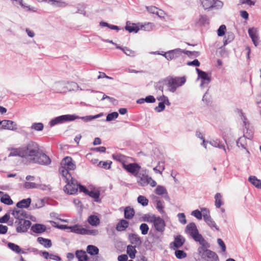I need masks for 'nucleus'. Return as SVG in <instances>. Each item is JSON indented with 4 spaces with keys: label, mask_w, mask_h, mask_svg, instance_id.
I'll list each match as a JSON object with an SVG mask.
<instances>
[{
    "label": "nucleus",
    "mask_w": 261,
    "mask_h": 261,
    "mask_svg": "<svg viewBox=\"0 0 261 261\" xmlns=\"http://www.w3.org/2000/svg\"><path fill=\"white\" fill-rule=\"evenodd\" d=\"M200 246L198 248V253L201 257L206 261H219L217 254L208 249L210 244L205 241L200 244Z\"/></svg>",
    "instance_id": "1"
},
{
    "label": "nucleus",
    "mask_w": 261,
    "mask_h": 261,
    "mask_svg": "<svg viewBox=\"0 0 261 261\" xmlns=\"http://www.w3.org/2000/svg\"><path fill=\"white\" fill-rule=\"evenodd\" d=\"M24 151V158L30 162H32V159L35 158L39 154L40 150L38 144L34 141H30L22 146Z\"/></svg>",
    "instance_id": "2"
},
{
    "label": "nucleus",
    "mask_w": 261,
    "mask_h": 261,
    "mask_svg": "<svg viewBox=\"0 0 261 261\" xmlns=\"http://www.w3.org/2000/svg\"><path fill=\"white\" fill-rule=\"evenodd\" d=\"M76 166L72 159L71 157L66 156L62 161L59 172L62 177H65L66 179H69L71 176L70 171L74 170Z\"/></svg>",
    "instance_id": "3"
},
{
    "label": "nucleus",
    "mask_w": 261,
    "mask_h": 261,
    "mask_svg": "<svg viewBox=\"0 0 261 261\" xmlns=\"http://www.w3.org/2000/svg\"><path fill=\"white\" fill-rule=\"evenodd\" d=\"M186 81V80L184 76H168L164 79L165 85L167 86L168 90L172 93L175 92L178 87L183 85L185 83Z\"/></svg>",
    "instance_id": "4"
},
{
    "label": "nucleus",
    "mask_w": 261,
    "mask_h": 261,
    "mask_svg": "<svg viewBox=\"0 0 261 261\" xmlns=\"http://www.w3.org/2000/svg\"><path fill=\"white\" fill-rule=\"evenodd\" d=\"M63 180L66 183L64 188V191L68 194L72 195L75 194L79 189V184L77 181L73 179L72 176L66 179L65 177H62Z\"/></svg>",
    "instance_id": "5"
},
{
    "label": "nucleus",
    "mask_w": 261,
    "mask_h": 261,
    "mask_svg": "<svg viewBox=\"0 0 261 261\" xmlns=\"http://www.w3.org/2000/svg\"><path fill=\"white\" fill-rule=\"evenodd\" d=\"M185 232L189 234L196 242H198L199 244L205 241L202 235L199 233L194 223H190L188 224L186 227Z\"/></svg>",
    "instance_id": "6"
},
{
    "label": "nucleus",
    "mask_w": 261,
    "mask_h": 261,
    "mask_svg": "<svg viewBox=\"0 0 261 261\" xmlns=\"http://www.w3.org/2000/svg\"><path fill=\"white\" fill-rule=\"evenodd\" d=\"M76 119H79V116L75 114H66L61 115L51 119L49 122V125L51 126H53L56 125L62 124L66 122L72 121L75 120Z\"/></svg>",
    "instance_id": "7"
},
{
    "label": "nucleus",
    "mask_w": 261,
    "mask_h": 261,
    "mask_svg": "<svg viewBox=\"0 0 261 261\" xmlns=\"http://www.w3.org/2000/svg\"><path fill=\"white\" fill-rule=\"evenodd\" d=\"M201 4L205 10H210L213 8L218 9L223 6V3L219 0H201Z\"/></svg>",
    "instance_id": "8"
},
{
    "label": "nucleus",
    "mask_w": 261,
    "mask_h": 261,
    "mask_svg": "<svg viewBox=\"0 0 261 261\" xmlns=\"http://www.w3.org/2000/svg\"><path fill=\"white\" fill-rule=\"evenodd\" d=\"M32 163H37L42 165H48L51 163V160L42 150H40L39 154L35 158L32 159Z\"/></svg>",
    "instance_id": "9"
},
{
    "label": "nucleus",
    "mask_w": 261,
    "mask_h": 261,
    "mask_svg": "<svg viewBox=\"0 0 261 261\" xmlns=\"http://www.w3.org/2000/svg\"><path fill=\"white\" fill-rule=\"evenodd\" d=\"M184 52V50L180 48H176L175 49L169 50L164 53V54L161 55L165 57L167 60L171 61L182 57L183 56Z\"/></svg>",
    "instance_id": "10"
},
{
    "label": "nucleus",
    "mask_w": 261,
    "mask_h": 261,
    "mask_svg": "<svg viewBox=\"0 0 261 261\" xmlns=\"http://www.w3.org/2000/svg\"><path fill=\"white\" fill-rule=\"evenodd\" d=\"M196 70L198 74V77L201 80V88L207 87L211 81V76H209L206 72L202 71L198 68H196Z\"/></svg>",
    "instance_id": "11"
},
{
    "label": "nucleus",
    "mask_w": 261,
    "mask_h": 261,
    "mask_svg": "<svg viewBox=\"0 0 261 261\" xmlns=\"http://www.w3.org/2000/svg\"><path fill=\"white\" fill-rule=\"evenodd\" d=\"M122 167L127 172L131 173L134 176L138 175L141 169V166L135 163L128 164L123 163Z\"/></svg>",
    "instance_id": "12"
},
{
    "label": "nucleus",
    "mask_w": 261,
    "mask_h": 261,
    "mask_svg": "<svg viewBox=\"0 0 261 261\" xmlns=\"http://www.w3.org/2000/svg\"><path fill=\"white\" fill-rule=\"evenodd\" d=\"M32 223L29 220L25 219L19 220L18 222L16 231L17 232H25L30 227Z\"/></svg>",
    "instance_id": "13"
},
{
    "label": "nucleus",
    "mask_w": 261,
    "mask_h": 261,
    "mask_svg": "<svg viewBox=\"0 0 261 261\" xmlns=\"http://www.w3.org/2000/svg\"><path fill=\"white\" fill-rule=\"evenodd\" d=\"M153 226L155 229L158 232H162L165 230V222L164 220L160 217H156L154 219Z\"/></svg>",
    "instance_id": "14"
},
{
    "label": "nucleus",
    "mask_w": 261,
    "mask_h": 261,
    "mask_svg": "<svg viewBox=\"0 0 261 261\" xmlns=\"http://www.w3.org/2000/svg\"><path fill=\"white\" fill-rule=\"evenodd\" d=\"M0 128L1 129L16 130L17 129V125L14 121L12 120H2V125Z\"/></svg>",
    "instance_id": "15"
},
{
    "label": "nucleus",
    "mask_w": 261,
    "mask_h": 261,
    "mask_svg": "<svg viewBox=\"0 0 261 261\" xmlns=\"http://www.w3.org/2000/svg\"><path fill=\"white\" fill-rule=\"evenodd\" d=\"M248 34L251 38L255 46L259 44V37L258 35V30L256 28H251L248 29Z\"/></svg>",
    "instance_id": "16"
},
{
    "label": "nucleus",
    "mask_w": 261,
    "mask_h": 261,
    "mask_svg": "<svg viewBox=\"0 0 261 261\" xmlns=\"http://www.w3.org/2000/svg\"><path fill=\"white\" fill-rule=\"evenodd\" d=\"M11 214L15 219L19 221L28 218V214L27 212L24 210H22V208H20V210L15 209L11 211Z\"/></svg>",
    "instance_id": "17"
},
{
    "label": "nucleus",
    "mask_w": 261,
    "mask_h": 261,
    "mask_svg": "<svg viewBox=\"0 0 261 261\" xmlns=\"http://www.w3.org/2000/svg\"><path fill=\"white\" fill-rule=\"evenodd\" d=\"M156 194L162 196L166 200L169 201L170 199L168 195V192L166 188L162 186H158L154 190Z\"/></svg>",
    "instance_id": "18"
},
{
    "label": "nucleus",
    "mask_w": 261,
    "mask_h": 261,
    "mask_svg": "<svg viewBox=\"0 0 261 261\" xmlns=\"http://www.w3.org/2000/svg\"><path fill=\"white\" fill-rule=\"evenodd\" d=\"M9 150L11 151L8 156H19L22 158H24V151L23 147H20L18 148H9Z\"/></svg>",
    "instance_id": "19"
},
{
    "label": "nucleus",
    "mask_w": 261,
    "mask_h": 261,
    "mask_svg": "<svg viewBox=\"0 0 261 261\" xmlns=\"http://www.w3.org/2000/svg\"><path fill=\"white\" fill-rule=\"evenodd\" d=\"M135 177L138 178V183L139 185L141 186H145L148 185V180L149 177L146 173H143L141 172H139L138 174V175Z\"/></svg>",
    "instance_id": "20"
},
{
    "label": "nucleus",
    "mask_w": 261,
    "mask_h": 261,
    "mask_svg": "<svg viewBox=\"0 0 261 261\" xmlns=\"http://www.w3.org/2000/svg\"><path fill=\"white\" fill-rule=\"evenodd\" d=\"M128 239L130 243L134 246L139 247L142 244L140 237L136 233H130L129 234Z\"/></svg>",
    "instance_id": "21"
},
{
    "label": "nucleus",
    "mask_w": 261,
    "mask_h": 261,
    "mask_svg": "<svg viewBox=\"0 0 261 261\" xmlns=\"http://www.w3.org/2000/svg\"><path fill=\"white\" fill-rule=\"evenodd\" d=\"M154 202L156 203V208L161 214H165V212L164 210L165 208L164 202L161 200L159 197L154 196L153 199Z\"/></svg>",
    "instance_id": "22"
},
{
    "label": "nucleus",
    "mask_w": 261,
    "mask_h": 261,
    "mask_svg": "<svg viewBox=\"0 0 261 261\" xmlns=\"http://www.w3.org/2000/svg\"><path fill=\"white\" fill-rule=\"evenodd\" d=\"M185 242L184 238L181 235H178L175 238L174 241L172 242L171 245L173 244L176 248H179L184 245Z\"/></svg>",
    "instance_id": "23"
},
{
    "label": "nucleus",
    "mask_w": 261,
    "mask_h": 261,
    "mask_svg": "<svg viewBox=\"0 0 261 261\" xmlns=\"http://www.w3.org/2000/svg\"><path fill=\"white\" fill-rule=\"evenodd\" d=\"M31 203V199L28 198L23 199L16 204V206L19 208H28L29 207Z\"/></svg>",
    "instance_id": "24"
},
{
    "label": "nucleus",
    "mask_w": 261,
    "mask_h": 261,
    "mask_svg": "<svg viewBox=\"0 0 261 261\" xmlns=\"http://www.w3.org/2000/svg\"><path fill=\"white\" fill-rule=\"evenodd\" d=\"M69 229H70V231L72 232L83 235H84L85 231V228L82 227L80 225L78 224L70 226V227H69Z\"/></svg>",
    "instance_id": "25"
},
{
    "label": "nucleus",
    "mask_w": 261,
    "mask_h": 261,
    "mask_svg": "<svg viewBox=\"0 0 261 261\" xmlns=\"http://www.w3.org/2000/svg\"><path fill=\"white\" fill-rule=\"evenodd\" d=\"M75 256L78 259V261H88L89 257L85 251L77 250L75 252Z\"/></svg>",
    "instance_id": "26"
},
{
    "label": "nucleus",
    "mask_w": 261,
    "mask_h": 261,
    "mask_svg": "<svg viewBox=\"0 0 261 261\" xmlns=\"http://www.w3.org/2000/svg\"><path fill=\"white\" fill-rule=\"evenodd\" d=\"M31 230L35 233H41L45 231L46 227L43 224H35L32 226Z\"/></svg>",
    "instance_id": "27"
},
{
    "label": "nucleus",
    "mask_w": 261,
    "mask_h": 261,
    "mask_svg": "<svg viewBox=\"0 0 261 261\" xmlns=\"http://www.w3.org/2000/svg\"><path fill=\"white\" fill-rule=\"evenodd\" d=\"M37 241L39 244L46 248H50L52 246L51 240L48 239H45L40 237L37 238Z\"/></svg>",
    "instance_id": "28"
},
{
    "label": "nucleus",
    "mask_w": 261,
    "mask_h": 261,
    "mask_svg": "<svg viewBox=\"0 0 261 261\" xmlns=\"http://www.w3.org/2000/svg\"><path fill=\"white\" fill-rule=\"evenodd\" d=\"M128 226V222L125 220L122 219L117 224L116 229L118 231H122Z\"/></svg>",
    "instance_id": "29"
},
{
    "label": "nucleus",
    "mask_w": 261,
    "mask_h": 261,
    "mask_svg": "<svg viewBox=\"0 0 261 261\" xmlns=\"http://www.w3.org/2000/svg\"><path fill=\"white\" fill-rule=\"evenodd\" d=\"M42 1H47L48 3L52 2L53 6L58 7H65L68 5V4L62 0H42Z\"/></svg>",
    "instance_id": "30"
},
{
    "label": "nucleus",
    "mask_w": 261,
    "mask_h": 261,
    "mask_svg": "<svg viewBox=\"0 0 261 261\" xmlns=\"http://www.w3.org/2000/svg\"><path fill=\"white\" fill-rule=\"evenodd\" d=\"M126 30L128 31L129 33H137L139 28L134 23H131L129 21L126 22V25L125 27Z\"/></svg>",
    "instance_id": "31"
},
{
    "label": "nucleus",
    "mask_w": 261,
    "mask_h": 261,
    "mask_svg": "<svg viewBox=\"0 0 261 261\" xmlns=\"http://www.w3.org/2000/svg\"><path fill=\"white\" fill-rule=\"evenodd\" d=\"M248 180L256 188L261 189V180L257 179L256 176H250Z\"/></svg>",
    "instance_id": "32"
},
{
    "label": "nucleus",
    "mask_w": 261,
    "mask_h": 261,
    "mask_svg": "<svg viewBox=\"0 0 261 261\" xmlns=\"http://www.w3.org/2000/svg\"><path fill=\"white\" fill-rule=\"evenodd\" d=\"M135 215V211L134 208L130 206L126 207L124 210V217L127 219H132Z\"/></svg>",
    "instance_id": "33"
},
{
    "label": "nucleus",
    "mask_w": 261,
    "mask_h": 261,
    "mask_svg": "<svg viewBox=\"0 0 261 261\" xmlns=\"http://www.w3.org/2000/svg\"><path fill=\"white\" fill-rule=\"evenodd\" d=\"M136 247H137L130 245L127 246V253L131 259L135 258L136 253L137 252V250L136 249Z\"/></svg>",
    "instance_id": "34"
},
{
    "label": "nucleus",
    "mask_w": 261,
    "mask_h": 261,
    "mask_svg": "<svg viewBox=\"0 0 261 261\" xmlns=\"http://www.w3.org/2000/svg\"><path fill=\"white\" fill-rule=\"evenodd\" d=\"M204 221L211 228H215L217 231L219 230V228L217 227L215 221L212 219L211 217L204 216Z\"/></svg>",
    "instance_id": "35"
},
{
    "label": "nucleus",
    "mask_w": 261,
    "mask_h": 261,
    "mask_svg": "<svg viewBox=\"0 0 261 261\" xmlns=\"http://www.w3.org/2000/svg\"><path fill=\"white\" fill-rule=\"evenodd\" d=\"M87 252L91 255H97L99 253V249L95 246L89 245L87 247Z\"/></svg>",
    "instance_id": "36"
},
{
    "label": "nucleus",
    "mask_w": 261,
    "mask_h": 261,
    "mask_svg": "<svg viewBox=\"0 0 261 261\" xmlns=\"http://www.w3.org/2000/svg\"><path fill=\"white\" fill-rule=\"evenodd\" d=\"M88 223L92 226H97L99 225L100 221L99 218L94 215H91L88 219Z\"/></svg>",
    "instance_id": "37"
},
{
    "label": "nucleus",
    "mask_w": 261,
    "mask_h": 261,
    "mask_svg": "<svg viewBox=\"0 0 261 261\" xmlns=\"http://www.w3.org/2000/svg\"><path fill=\"white\" fill-rule=\"evenodd\" d=\"M8 247L15 253L17 254L21 253V249L18 245L13 243L9 242L8 243Z\"/></svg>",
    "instance_id": "38"
},
{
    "label": "nucleus",
    "mask_w": 261,
    "mask_h": 261,
    "mask_svg": "<svg viewBox=\"0 0 261 261\" xmlns=\"http://www.w3.org/2000/svg\"><path fill=\"white\" fill-rule=\"evenodd\" d=\"M210 144L214 147H218L220 149H223L224 151L226 152V149L224 144H221L219 140H212L209 142Z\"/></svg>",
    "instance_id": "39"
},
{
    "label": "nucleus",
    "mask_w": 261,
    "mask_h": 261,
    "mask_svg": "<svg viewBox=\"0 0 261 261\" xmlns=\"http://www.w3.org/2000/svg\"><path fill=\"white\" fill-rule=\"evenodd\" d=\"M90 197L93 198L95 202H99L100 193L99 191H89L87 194Z\"/></svg>",
    "instance_id": "40"
},
{
    "label": "nucleus",
    "mask_w": 261,
    "mask_h": 261,
    "mask_svg": "<svg viewBox=\"0 0 261 261\" xmlns=\"http://www.w3.org/2000/svg\"><path fill=\"white\" fill-rule=\"evenodd\" d=\"M1 201L7 205H11L13 204V201L8 194H5L1 198Z\"/></svg>",
    "instance_id": "41"
},
{
    "label": "nucleus",
    "mask_w": 261,
    "mask_h": 261,
    "mask_svg": "<svg viewBox=\"0 0 261 261\" xmlns=\"http://www.w3.org/2000/svg\"><path fill=\"white\" fill-rule=\"evenodd\" d=\"M215 205L217 208H220L222 205V196L219 193H217L215 196Z\"/></svg>",
    "instance_id": "42"
},
{
    "label": "nucleus",
    "mask_w": 261,
    "mask_h": 261,
    "mask_svg": "<svg viewBox=\"0 0 261 261\" xmlns=\"http://www.w3.org/2000/svg\"><path fill=\"white\" fill-rule=\"evenodd\" d=\"M102 115V114L100 113V114H98L97 115H94V116H86L82 117H79V118L81 119L82 120H83V121H84L85 122H88V121H90L93 119H95L96 118H98L101 117Z\"/></svg>",
    "instance_id": "43"
},
{
    "label": "nucleus",
    "mask_w": 261,
    "mask_h": 261,
    "mask_svg": "<svg viewBox=\"0 0 261 261\" xmlns=\"http://www.w3.org/2000/svg\"><path fill=\"white\" fill-rule=\"evenodd\" d=\"M137 201L139 203L141 204L143 206H146L148 204V200L145 196L140 195L137 198Z\"/></svg>",
    "instance_id": "44"
},
{
    "label": "nucleus",
    "mask_w": 261,
    "mask_h": 261,
    "mask_svg": "<svg viewBox=\"0 0 261 261\" xmlns=\"http://www.w3.org/2000/svg\"><path fill=\"white\" fill-rule=\"evenodd\" d=\"M44 125L42 123L38 122L32 124L31 128L36 131H41L43 129Z\"/></svg>",
    "instance_id": "45"
},
{
    "label": "nucleus",
    "mask_w": 261,
    "mask_h": 261,
    "mask_svg": "<svg viewBox=\"0 0 261 261\" xmlns=\"http://www.w3.org/2000/svg\"><path fill=\"white\" fill-rule=\"evenodd\" d=\"M237 145L239 147H241L243 148H246V138L244 136L243 137H240L237 141Z\"/></svg>",
    "instance_id": "46"
},
{
    "label": "nucleus",
    "mask_w": 261,
    "mask_h": 261,
    "mask_svg": "<svg viewBox=\"0 0 261 261\" xmlns=\"http://www.w3.org/2000/svg\"><path fill=\"white\" fill-rule=\"evenodd\" d=\"M198 23L200 25H205L208 24V19L206 15H201L199 19Z\"/></svg>",
    "instance_id": "47"
},
{
    "label": "nucleus",
    "mask_w": 261,
    "mask_h": 261,
    "mask_svg": "<svg viewBox=\"0 0 261 261\" xmlns=\"http://www.w3.org/2000/svg\"><path fill=\"white\" fill-rule=\"evenodd\" d=\"M77 11L76 13L86 15L85 9L86 8V5L84 3H80L77 5L76 6Z\"/></svg>",
    "instance_id": "48"
},
{
    "label": "nucleus",
    "mask_w": 261,
    "mask_h": 261,
    "mask_svg": "<svg viewBox=\"0 0 261 261\" xmlns=\"http://www.w3.org/2000/svg\"><path fill=\"white\" fill-rule=\"evenodd\" d=\"M44 206V201L43 199H38L35 203H32V206L34 208H40Z\"/></svg>",
    "instance_id": "49"
},
{
    "label": "nucleus",
    "mask_w": 261,
    "mask_h": 261,
    "mask_svg": "<svg viewBox=\"0 0 261 261\" xmlns=\"http://www.w3.org/2000/svg\"><path fill=\"white\" fill-rule=\"evenodd\" d=\"M39 187V185L35 182L26 181L24 184V188L27 189L38 188Z\"/></svg>",
    "instance_id": "50"
},
{
    "label": "nucleus",
    "mask_w": 261,
    "mask_h": 261,
    "mask_svg": "<svg viewBox=\"0 0 261 261\" xmlns=\"http://www.w3.org/2000/svg\"><path fill=\"white\" fill-rule=\"evenodd\" d=\"M111 161H100L98 164V166L105 169H109L111 168Z\"/></svg>",
    "instance_id": "51"
},
{
    "label": "nucleus",
    "mask_w": 261,
    "mask_h": 261,
    "mask_svg": "<svg viewBox=\"0 0 261 261\" xmlns=\"http://www.w3.org/2000/svg\"><path fill=\"white\" fill-rule=\"evenodd\" d=\"M176 257L178 259H182L187 256V253L183 250H177L175 252Z\"/></svg>",
    "instance_id": "52"
},
{
    "label": "nucleus",
    "mask_w": 261,
    "mask_h": 261,
    "mask_svg": "<svg viewBox=\"0 0 261 261\" xmlns=\"http://www.w3.org/2000/svg\"><path fill=\"white\" fill-rule=\"evenodd\" d=\"M113 158L117 161L123 163L125 161V156L121 154L117 153L113 154Z\"/></svg>",
    "instance_id": "53"
},
{
    "label": "nucleus",
    "mask_w": 261,
    "mask_h": 261,
    "mask_svg": "<svg viewBox=\"0 0 261 261\" xmlns=\"http://www.w3.org/2000/svg\"><path fill=\"white\" fill-rule=\"evenodd\" d=\"M118 117V113L116 112L108 114L106 117L107 121H111Z\"/></svg>",
    "instance_id": "54"
},
{
    "label": "nucleus",
    "mask_w": 261,
    "mask_h": 261,
    "mask_svg": "<svg viewBox=\"0 0 261 261\" xmlns=\"http://www.w3.org/2000/svg\"><path fill=\"white\" fill-rule=\"evenodd\" d=\"M165 85L164 80L159 81L155 84V88L157 90H160L163 92L164 86Z\"/></svg>",
    "instance_id": "55"
},
{
    "label": "nucleus",
    "mask_w": 261,
    "mask_h": 261,
    "mask_svg": "<svg viewBox=\"0 0 261 261\" xmlns=\"http://www.w3.org/2000/svg\"><path fill=\"white\" fill-rule=\"evenodd\" d=\"M140 229L143 235L147 234L149 230V227L146 223H142L140 226Z\"/></svg>",
    "instance_id": "56"
},
{
    "label": "nucleus",
    "mask_w": 261,
    "mask_h": 261,
    "mask_svg": "<svg viewBox=\"0 0 261 261\" xmlns=\"http://www.w3.org/2000/svg\"><path fill=\"white\" fill-rule=\"evenodd\" d=\"M155 217V215L150 216L149 214H145L143 216V219L144 221L152 223Z\"/></svg>",
    "instance_id": "57"
},
{
    "label": "nucleus",
    "mask_w": 261,
    "mask_h": 261,
    "mask_svg": "<svg viewBox=\"0 0 261 261\" xmlns=\"http://www.w3.org/2000/svg\"><path fill=\"white\" fill-rule=\"evenodd\" d=\"M226 30V28L224 24H222V25H220V27L217 30L218 35L220 37L224 35Z\"/></svg>",
    "instance_id": "58"
},
{
    "label": "nucleus",
    "mask_w": 261,
    "mask_h": 261,
    "mask_svg": "<svg viewBox=\"0 0 261 261\" xmlns=\"http://www.w3.org/2000/svg\"><path fill=\"white\" fill-rule=\"evenodd\" d=\"M98 233V231L96 229H88L85 228L84 235L96 236Z\"/></svg>",
    "instance_id": "59"
},
{
    "label": "nucleus",
    "mask_w": 261,
    "mask_h": 261,
    "mask_svg": "<svg viewBox=\"0 0 261 261\" xmlns=\"http://www.w3.org/2000/svg\"><path fill=\"white\" fill-rule=\"evenodd\" d=\"M123 52L127 56H134L135 55V53L134 51L126 47H125L124 48H123Z\"/></svg>",
    "instance_id": "60"
},
{
    "label": "nucleus",
    "mask_w": 261,
    "mask_h": 261,
    "mask_svg": "<svg viewBox=\"0 0 261 261\" xmlns=\"http://www.w3.org/2000/svg\"><path fill=\"white\" fill-rule=\"evenodd\" d=\"M165 106L164 104V102H160L159 103V105L158 107H156L154 108V110L156 111L157 112H161L165 110Z\"/></svg>",
    "instance_id": "61"
},
{
    "label": "nucleus",
    "mask_w": 261,
    "mask_h": 261,
    "mask_svg": "<svg viewBox=\"0 0 261 261\" xmlns=\"http://www.w3.org/2000/svg\"><path fill=\"white\" fill-rule=\"evenodd\" d=\"M177 217L178 218V220L180 223L182 224H186L187 223V221L186 219L185 215L184 213H179L177 215Z\"/></svg>",
    "instance_id": "62"
},
{
    "label": "nucleus",
    "mask_w": 261,
    "mask_h": 261,
    "mask_svg": "<svg viewBox=\"0 0 261 261\" xmlns=\"http://www.w3.org/2000/svg\"><path fill=\"white\" fill-rule=\"evenodd\" d=\"M192 215L198 219L201 220L202 219V213L198 210L193 211L192 212Z\"/></svg>",
    "instance_id": "63"
},
{
    "label": "nucleus",
    "mask_w": 261,
    "mask_h": 261,
    "mask_svg": "<svg viewBox=\"0 0 261 261\" xmlns=\"http://www.w3.org/2000/svg\"><path fill=\"white\" fill-rule=\"evenodd\" d=\"M10 218V215L9 213L6 214L4 216L0 218V223H7Z\"/></svg>",
    "instance_id": "64"
}]
</instances>
